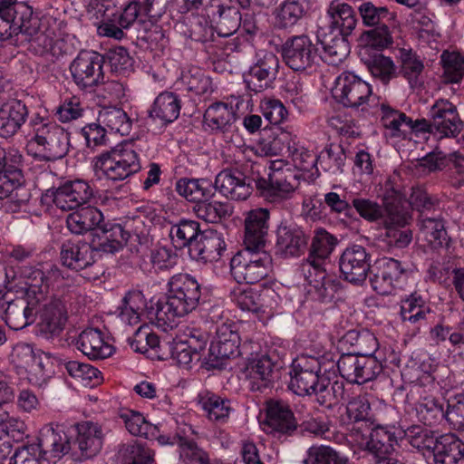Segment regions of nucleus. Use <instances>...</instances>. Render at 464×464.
<instances>
[{"label":"nucleus","instance_id":"nucleus-43","mask_svg":"<svg viewBox=\"0 0 464 464\" xmlns=\"http://www.w3.org/2000/svg\"><path fill=\"white\" fill-rule=\"evenodd\" d=\"M207 10L208 14L216 21L220 36H229L237 30L239 14L234 8L225 5L221 0H211Z\"/></svg>","mask_w":464,"mask_h":464},{"label":"nucleus","instance_id":"nucleus-19","mask_svg":"<svg viewBox=\"0 0 464 464\" xmlns=\"http://www.w3.org/2000/svg\"><path fill=\"white\" fill-rule=\"evenodd\" d=\"M297 420L289 405L283 401L267 402L266 420L262 423L263 430L276 437L290 436L297 429Z\"/></svg>","mask_w":464,"mask_h":464},{"label":"nucleus","instance_id":"nucleus-9","mask_svg":"<svg viewBox=\"0 0 464 464\" xmlns=\"http://www.w3.org/2000/svg\"><path fill=\"white\" fill-rule=\"evenodd\" d=\"M103 63V57L96 52H80L70 64L74 83L82 91H94L104 79Z\"/></svg>","mask_w":464,"mask_h":464},{"label":"nucleus","instance_id":"nucleus-16","mask_svg":"<svg viewBox=\"0 0 464 464\" xmlns=\"http://www.w3.org/2000/svg\"><path fill=\"white\" fill-rule=\"evenodd\" d=\"M371 256L360 245H353L343 252L339 267L344 280L360 285L363 283L370 270Z\"/></svg>","mask_w":464,"mask_h":464},{"label":"nucleus","instance_id":"nucleus-52","mask_svg":"<svg viewBox=\"0 0 464 464\" xmlns=\"http://www.w3.org/2000/svg\"><path fill=\"white\" fill-rule=\"evenodd\" d=\"M419 227L424 239L432 247L436 248L447 244L448 235L441 218L420 214Z\"/></svg>","mask_w":464,"mask_h":464},{"label":"nucleus","instance_id":"nucleus-37","mask_svg":"<svg viewBox=\"0 0 464 464\" xmlns=\"http://www.w3.org/2000/svg\"><path fill=\"white\" fill-rule=\"evenodd\" d=\"M68 215L67 228L75 235H83L95 228H100L104 221L102 212L96 207L88 204Z\"/></svg>","mask_w":464,"mask_h":464},{"label":"nucleus","instance_id":"nucleus-41","mask_svg":"<svg viewBox=\"0 0 464 464\" xmlns=\"http://www.w3.org/2000/svg\"><path fill=\"white\" fill-rule=\"evenodd\" d=\"M360 56L371 74L383 84L397 76V67L390 57L379 53H369L368 47L361 48Z\"/></svg>","mask_w":464,"mask_h":464},{"label":"nucleus","instance_id":"nucleus-32","mask_svg":"<svg viewBox=\"0 0 464 464\" xmlns=\"http://www.w3.org/2000/svg\"><path fill=\"white\" fill-rule=\"evenodd\" d=\"M232 200H246L252 192L244 175L239 171L225 169L218 174L214 183V191Z\"/></svg>","mask_w":464,"mask_h":464},{"label":"nucleus","instance_id":"nucleus-46","mask_svg":"<svg viewBox=\"0 0 464 464\" xmlns=\"http://www.w3.org/2000/svg\"><path fill=\"white\" fill-rule=\"evenodd\" d=\"M180 101L173 92H164L157 96L151 109L150 117L159 121L161 125L174 121L179 115Z\"/></svg>","mask_w":464,"mask_h":464},{"label":"nucleus","instance_id":"nucleus-3","mask_svg":"<svg viewBox=\"0 0 464 464\" xmlns=\"http://www.w3.org/2000/svg\"><path fill=\"white\" fill-rule=\"evenodd\" d=\"M33 135L28 140L26 150L35 159L54 161L69 151V134L59 124L36 117L30 121Z\"/></svg>","mask_w":464,"mask_h":464},{"label":"nucleus","instance_id":"nucleus-35","mask_svg":"<svg viewBox=\"0 0 464 464\" xmlns=\"http://www.w3.org/2000/svg\"><path fill=\"white\" fill-rule=\"evenodd\" d=\"M317 39L323 48L322 57L329 64L338 65L350 53L346 35L326 33L324 28H320Z\"/></svg>","mask_w":464,"mask_h":464},{"label":"nucleus","instance_id":"nucleus-17","mask_svg":"<svg viewBox=\"0 0 464 464\" xmlns=\"http://www.w3.org/2000/svg\"><path fill=\"white\" fill-rule=\"evenodd\" d=\"M34 446L46 459H61L70 451L71 441L63 425L49 423L40 430Z\"/></svg>","mask_w":464,"mask_h":464},{"label":"nucleus","instance_id":"nucleus-51","mask_svg":"<svg viewBox=\"0 0 464 464\" xmlns=\"http://www.w3.org/2000/svg\"><path fill=\"white\" fill-rule=\"evenodd\" d=\"M430 313L427 300L417 291L407 295L401 301V315L403 321L417 324L425 320Z\"/></svg>","mask_w":464,"mask_h":464},{"label":"nucleus","instance_id":"nucleus-62","mask_svg":"<svg viewBox=\"0 0 464 464\" xmlns=\"http://www.w3.org/2000/svg\"><path fill=\"white\" fill-rule=\"evenodd\" d=\"M100 229L104 234V240L101 244L103 251L114 253L119 251L128 241L130 235L120 224L102 223Z\"/></svg>","mask_w":464,"mask_h":464},{"label":"nucleus","instance_id":"nucleus-38","mask_svg":"<svg viewBox=\"0 0 464 464\" xmlns=\"http://www.w3.org/2000/svg\"><path fill=\"white\" fill-rule=\"evenodd\" d=\"M311 0H284L274 11L275 26L289 29L297 24L309 12Z\"/></svg>","mask_w":464,"mask_h":464},{"label":"nucleus","instance_id":"nucleus-28","mask_svg":"<svg viewBox=\"0 0 464 464\" xmlns=\"http://www.w3.org/2000/svg\"><path fill=\"white\" fill-rule=\"evenodd\" d=\"M379 271L371 279L372 287L382 295L390 294L392 289L401 287V279L406 276L402 264L394 258L384 257L379 261Z\"/></svg>","mask_w":464,"mask_h":464},{"label":"nucleus","instance_id":"nucleus-2","mask_svg":"<svg viewBox=\"0 0 464 464\" xmlns=\"http://www.w3.org/2000/svg\"><path fill=\"white\" fill-rule=\"evenodd\" d=\"M165 301L158 302L155 317L161 327L172 328L177 319L194 311L199 304L201 287L192 276L180 273L170 277Z\"/></svg>","mask_w":464,"mask_h":464},{"label":"nucleus","instance_id":"nucleus-7","mask_svg":"<svg viewBox=\"0 0 464 464\" xmlns=\"http://www.w3.org/2000/svg\"><path fill=\"white\" fill-rule=\"evenodd\" d=\"M32 17L33 10L24 2L0 0V40H12L19 34L32 36L36 32Z\"/></svg>","mask_w":464,"mask_h":464},{"label":"nucleus","instance_id":"nucleus-21","mask_svg":"<svg viewBox=\"0 0 464 464\" xmlns=\"http://www.w3.org/2000/svg\"><path fill=\"white\" fill-rule=\"evenodd\" d=\"M256 188L273 200L289 198L298 186L296 175L286 169L285 171H274L268 174V179H257Z\"/></svg>","mask_w":464,"mask_h":464},{"label":"nucleus","instance_id":"nucleus-13","mask_svg":"<svg viewBox=\"0 0 464 464\" xmlns=\"http://www.w3.org/2000/svg\"><path fill=\"white\" fill-rule=\"evenodd\" d=\"M372 92L369 83L350 72L341 73L332 89L333 97L343 106L351 108L364 104Z\"/></svg>","mask_w":464,"mask_h":464},{"label":"nucleus","instance_id":"nucleus-25","mask_svg":"<svg viewBox=\"0 0 464 464\" xmlns=\"http://www.w3.org/2000/svg\"><path fill=\"white\" fill-rule=\"evenodd\" d=\"M404 435L405 431L395 425H376L370 432L366 448L382 459L394 450V446Z\"/></svg>","mask_w":464,"mask_h":464},{"label":"nucleus","instance_id":"nucleus-49","mask_svg":"<svg viewBox=\"0 0 464 464\" xmlns=\"http://www.w3.org/2000/svg\"><path fill=\"white\" fill-rule=\"evenodd\" d=\"M382 123L386 135L392 138H406L409 134V124L411 122V119L405 113L385 104H382Z\"/></svg>","mask_w":464,"mask_h":464},{"label":"nucleus","instance_id":"nucleus-61","mask_svg":"<svg viewBox=\"0 0 464 464\" xmlns=\"http://www.w3.org/2000/svg\"><path fill=\"white\" fill-rule=\"evenodd\" d=\"M406 224H391L384 226L386 231L379 238V246L391 251L392 248H404L411 241L412 236L410 230H401L396 227H404Z\"/></svg>","mask_w":464,"mask_h":464},{"label":"nucleus","instance_id":"nucleus-55","mask_svg":"<svg viewBox=\"0 0 464 464\" xmlns=\"http://www.w3.org/2000/svg\"><path fill=\"white\" fill-rule=\"evenodd\" d=\"M192 210L198 218L208 223H218L231 212L228 204L217 200L211 201L209 198L195 204Z\"/></svg>","mask_w":464,"mask_h":464},{"label":"nucleus","instance_id":"nucleus-63","mask_svg":"<svg viewBox=\"0 0 464 464\" xmlns=\"http://www.w3.org/2000/svg\"><path fill=\"white\" fill-rule=\"evenodd\" d=\"M128 342L135 352L140 353L155 349L160 343L158 335L147 324L140 325L132 336L128 337Z\"/></svg>","mask_w":464,"mask_h":464},{"label":"nucleus","instance_id":"nucleus-39","mask_svg":"<svg viewBox=\"0 0 464 464\" xmlns=\"http://www.w3.org/2000/svg\"><path fill=\"white\" fill-rule=\"evenodd\" d=\"M76 345L92 360H102L113 353V347L104 341L102 333L94 328L82 331L77 339Z\"/></svg>","mask_w":464,"mask_h":464},{"label":"nucleus","instance_id":"nucleus-50","mask_svg":"<svg viewBox=\"0 0 464 464\" xmlns=\"http://www.w3.org/2000/svg\"><path fill=\"white\" fill-rule=\"evenodd\" d=\"M200 234L199 224L190 219L180 220L171 226L169 230V237L175 247L183 248L188 246V254L190 253V246L193 243H196Z\"/></svg>","mask_w":464,"mask_h":464},{"label":"nucleus","instance_id":"nucleus-45","mask_svg":"<svg viewBox=\"0 0 464 464\" xmlns=\"http://www.w3.org/2000/svg\"><path fill=\"white\" fill-rule=\"evenodd\" d=\"M178 194L195 204L206 198H211L214 194V184L208 179H179L175 185Z\"/></svg>","mask_w":464,"mask_h":464},{"label":"nucleus","instance_id":"nucleus-12","mask_svg":"<svg viewBox=\"0 0 464 464\" xmlns=\"http://www.w3.org/2000/svg\"><path fill=\"white\" fill-rule=\"evenodd\" d=\"M94 191L89 182L82 179L67 181L54 189H49L46 197L63 211L74 210L91 203Z\"/></svg>","mask_w":464,"mask_h":464},{"label":"nucleus","instance_id":"nucleus-6","mask_svg":"<svg viewBox=\"0 0 464 464\" xmlns=\"http://www.w3.org/2000/svg\"><path fill=\"white\" fill-rule=\"evenodd\" d=\"M230 269L237 282L256 284L268 276L272 257L266 249L244 247L231 258Z\"/></svg>","mask_w":464,"mask_h":464},{"label":"nucleus","instance_id":"nucleus-47","mask_svg":"<svg viewBox=\"0 0 464 464\" xmlns=\"http://www.w3.org/2000/svg\"><path fill=\"white\" fill-rule=\"evenodd\" d=\"M273 367L271 359L266 355L253 359L248 362L246 372L252 391H262L269 385L272 380Z\"/></svg>","mask_w":464,"mask_h":464},{"label":"nucleus","instance_id":"nucleus-48","mask_svg":"<svg viewBox=\"0 0 464 464\" xmlns=\"http://www.w3.org/2000/svg\"><path fill=\"white\" fill-rule=\"evenodd\" d=\"M97 121L106 130L121 135H128L131 130L132 122L128 114L118 107H103L99 111Z\"/></svg>","mask_w":464,"mask_h":464},{"label":"nucleus","instance_id":"nucleus-18","mask_svg":"<svg viewBox=\"0 0 464 464\" xmlns=\"http://www.w3.org/2000/svg\"><path fill=\"white\" fill-rule=\"evenodd\" d=\"M278 57L270 52L259 53L257 60L245 76L248 88L255 92H260L270 87L276 80L279 70Z\"/></svg>","mask_w":464,"mask_h":464},{"label":"nucleus","instance_id":"nucleus-5","mask_svg":"<svg viewBox=\"0 0 464 464\" xmlns=\"http://www.w3.org/2000/svg\"><path fill=\"white\" fill-rule=\"evenodd\" d=\"M80 299L81 295L70 289L51 296L46 294V300L37 306L41 331L51 334H59L67 321L68 314L78 313Z\"/></svg>","mask_w":464,"mask_h":464},{"label":"nucleus","instance_id":"nucleus-26","mask_svg":"<svg viewBox=\"0 0 464 464\" xmlns=\"http://www.w3.org/2000/svg\"><path fill=\"white\" fill-rule=\"evenodd\" d=\"M127 430L133 436L156 440L160 445L174 444L176 437L161 434L160 427L150 423L139 411L127 410L121 413Z\"/></svg>","mask_w":464,"mask_h":464},{"label":"nucleus","instance_id":"nucleus-8","mask_svg":"<svg viewBox=\"0 0 464 464\" xmlns=\"http://www.w3.org/2000/svg\"><path fill=\"white\" fill-rule=\"evenodd\" d=\"M23 276L31 304H41L46 300V294H49L51 286L60 289L68 285V278L56 265L53 264H46L41 268L25 267L23 270Z\"/></svg>","mask_w":464,"mask_h":464},{"label":"nucleus","instance_id":"nucleus-60","mask_svg":"<svg viewBox=\"0 0 464 464\" xmlns=\"http://www.w3.org/2000/svg\"><path fill=\"white\" fill-rule=\"evenodd\" d=\"M318 164L324 171L334 174L343 172L346 160V154L343 148L339 144H331L319 155Z\"/></svg>","mask_w":464,"mask_h":464},{"label":"nucleus","instance_id":"nucleus-14","mask_svg":"<svg viewBox=\"0 0 464 464\" xmlns=\"http://www.w3.org/2000/svg\"><path fill=\"white\" fill-rule=\"evenodd\" d=\"M306 285V295L314 301L321 303L331 302L339 289V284L326 276L315 260L304 262L302 265Z\"/></svg>","mask_w":464,"mask_h":464},{"label":"nucleus","instance_id":"nucleus-36","mask_svg":"<svg viewBox=\"0 0 464 464\" xmlns=\"http://www.w3.org/2000/svg\"><path fill=\"white\" fill-rule=\"evenodd\" d=\"M146 307L147 300L143 293L132 289L125 294L117 307V316L127 326L137 325L141 322Z\"/></svg>","mask_w":464,"mask_h":464},{"label":"nucleus","instance_id":"nucleus-53","mask_svg":"<svg viewBox=\"0 0 464 464\" xmlns=\"http://www.w3.org/2000/svg\"><path fill=\"white\" fill-rule=\"evenodd\" d=\"M423 61L411 50L401 52L400 73L407 80L411 88L419 87L423 82Z\"/></svg>","mask_w":464,"mask_h":464},{"label":"nucleus","instance_id":"nucleus-56","mask_svg":"<svg viewBox=\"0 0 464 464\" xmlns=\"http://www.w3.org/2000/svg\"><path fill=\"white\" fill-rule=\"evenodd\" d=\"M304 464H353L347 457L324 445H313L306 452Z\"/></svg>","mask_w":464,"mask_h":464},{"label":"nucleus","instance_id":"nucleus-44","mask_svg":"<svg viewBox=\"0 0 464 464\" xmlns=\"http://www.w3.org/2000/svg\"><path fill=\"white\" fill-rule=\"evenodd\" d=\"M235 121L236 111L234 108L225 102L211 104L204 113V123L215 131H230Z\"/></svg>","mask_w":464,"mask_h":464},{"label":"nucleus","instance_id":"nucleus-24","mask_svg":"<svg viewBox=\"0 0 464 464\" xmlns=\"http://www.w3.org/2000/svg\"><path fill=\"white\" fill-rule=\"evenodd\" d=\"M140 14V5L138 2L129 3L121 11L112 14L97 28L102 36L121 40L125 36L124 29L130 28Z\"/></svg>","mask_w":464,"mask_h":464},{"label":"nucleus","instance_id":"nucleus-34","mask_svg":"<svg viewBox=\"0 0 464 464\" xmlns=\"http://www.w3.org/2000/svg\"><path fill=\"white\" fill-rule=\"evenodd\" d=\"M95 250L87 242H66L61 249V260L66 267L81 271L95 262Z\"/></svg>","mask_w":464,"mask_h":464},{"label":"nucleus","instance_id":"nucleus-42","mask_svg":"<svg viewBox=\"0 0 464 464\" xmlns=\"http://www.w3.org/2000/svg\"><path fill=\"white\" fill-rule=\"evenodd\" d=\"M433 456L435 464H464V442L452 433L440 435Z\"/></svg>","mask_w":464,"mask_h":464},{"label":"nucleus","instance_id":"nucleus-58","mask_svg":"<svg viewBox=\"0 0 464 464\" xmlns=\"http://www.w3.org/2000/svg\"><path fill=\"white\" fill-rule=\"evenodd\" d=\"M64 368L71 377L85 387H94L102 381L101 372L91 364L69 361L64 363Z\"/></svg>","mask_w":464,"mask_h":464},{"label":"nucleus","instance_id":"nucleus-64","mask_svg":"<svg viewBox=\"0 0 464 464\" xmlns=\"http://www.w3.org/2000/svg\"><path fill=\"white\" fill-rule=\"evenodd\" d=\"M179 459L184 464H210L207 451L199 448L194 441L179 438Z\"/></svg>","mask_w":464,"mask_h":464},{"label":"nucleus","instance_id":"nucleus-20","mask_svg":"<svg viewBox=\"0 0 464 464\" xmlns=\"http://www.w3.org/2000/svg\"><path fill=\"white\" fill-rule=\"evenodd\" d=\"M11 360L18 373H26L33 384H39L44 377L42 356L33 346L25 343H16L11 353Z\"/></svg>","mask_w":464,"mask_h":464},{"label":"nucleus","instance_id":"nucleus-57","mask_svg":"<svg viewBox=\"0 0 464 464\" xmlns=\"http://www.w3.org/2000/svg\"><path fill=\"white\" fill-rule=\"evenodd\" d=\"M199 404L208 419L215 421L226 420L231 410L229 401L210 392L199 396Z\"/></svg>","mask_w":464,"mask_h":464},{"label":"nucleus","instance_id":"nucleus-23","mask_svg":"<svg viewBox=\"0 0 464 464\" xmlns=\"http://www.w3.org/2000/svg\"><path fill=\"white\" fill-rule=\"evenodd\" d=\"M269 212L256 208L248 212L245 219L244 247L266 249L268 235Z\"/></svg>","mask_w":464,"mask_h":464},{"label":"nucleus","instance_id":"nucleus-27","mask_svg":"<svg viewBox=\"0 0 464 464\" xmlns=\"http://www.w3.org/2000/svg\"><path fill=\"white\" fill-rule=\"evenodd\" d=\"M325 19L330 33L346 36L352 34L357 23L353 7L342 0H332L329 3Z\"/></svg>","mask_w":464,"mask_h":464},{"label":"nucleus","instance_id":"nucleus-29","mask_svg":"<svg viewBox=\"0 0 464 464\" xmlns=\"http://www.w3.org/2000/svg\"><path fill=\"white\" fill-rule=\"evenodd\" d=\"M276 252L285 256H297L306 248L309 236L295 225H281L276 231Z\"/></svg>","mask_w":464,"mask_h":464},{"label":"nucleus","instance_id":"nucleus-31","mask_svg":"<svg viewBox=\"0 0 464 464\" xmlns=\"http://www.w3.org/2000/svg\"><path fill=\"white\" fill-rule=\"evenodd\" d=\"M77 437L75 445L81 452L83 459H91L96 456L103 443V430L102 427L93 421H82L75 425Z\"/></svg>","mask_w":464,"mask_h":464},{"label":"nucleus","instance_id":"nucleus-59","mask_svg":"<svg viewBox=\"0 0 464 464\" xmlns=\"http://www.w3.org/2000/svg\"><path fill=\"white\" fill-rule=\"evenodd\" d=\"M337 244L336 238L324 229H318L312 241L311 253L305 262L315 260L320 264L329 256Z\"/></svg>","mask_w":464,"mask_h":464},{"label":"nucleus","instance_id":"nucleus-15","mask_svg":"<svg viewBox=\"0 0 464 464\" xmlns=\"http://www.w3.org/2000/svg\"><path fill=\"white\" fill-rule=\"evenodd\" d=\"M282 55L286 65L292 70L304 71L315 63L317 49L309 36L295 35L283 44Z\"/></svg>","mask_w":464,"mask_h":464},{"label":"nucleus","instance_id":"nucleus-30","mask_svg":"<svg viewBox=\"0 0 464 464\" xmlns=\"http://www.w3.org/2000/svg\"><path fill=\"white\" fill-rule=\"evenodd\" d=\"M239 343L240 337L235 326L231 324H221L217 328L209 353L216 359L234 358L241 354Z\"/></svg>","mask_w":464,"mask_h":464},{"label":"nucleus","instance_id":"nucleus-10","mask_svg":"<svg viewBox=\"0 0 464 464\" xmlns=\"http://www.w3.org/2000/svg\"><path fill=\"white\" fill-rule=\"evenodd\" d=\"M434 140L457 137L463 129L457 107L449 100H437L429 109Z\"/></svg>","mask_w":464,"mask_h":464},{"label":"nucleus","instance_id":"nucleus-40","mask_svg":"<svg viewBox=\"0 0 464 464\" xmlns=\"http://www.w3.org/2000/svg\"><path fill=\"white\" fill-rule=\"evenodd\" d=\"M39 304H31L25 294V299L10 302L5 309V323L13 330H21L34 322Z\"/></svg>","mask_w":464,"mask_h":464},{"label":"nucleus","instance_id":"nucleus-11","mask_svg":"<svg viewBox=\"0 0 464 464\" xmlns=\"http://www.w3.org/2000/svg\"><path fill=\"white\" fill-rule=\"evenodd\" d=\"M352 205L363 219L369 222L381 221L383 226L408 224L411 219L409 210L391 202H387L382 207L370 198H354Z\"/></svg>","mask_w":464,"mask_h":464},{"label":"nucleus","instance_id":"nucleus-22","mask_svg":"<svg viewBox=\"0 0 464 464\" xmlns=\"http://www.w3.org/2000/svg\"><path fill=\"white\" fill-rule=\"evenodd\" d=\"M226 248L223 234L215 229H207L201 232L198 239L190 246L189 256L203 263L215 262L220 259Z\"/></svg>","mask_w":464,"mask_h":464},{"label":"nucleus","instance_id":"nucleus-54","mask_svg":"<svg viewBox=\"0 0 464 464\" xmlns=\"http://www.w3.org/2000/svg\"><path fill=\"white\" fill-rule=\"evenodd\" d=\"M232 297L236 304L243 311L267 316L271 314V311H268L267 306L263 304L264 298L261 297V295L250 287L235 289Z\"/></svg>","mask_w":464,"mask_h":464},{"label":"nucleus","instance_id":"nucleus-1","mask_svg":"<svg viewBox=\"0 0 464 464\" xmlns=\"http://www.w3.org/2000/svg\"><path fill=\"white\" fill-rule=\"evenodd\" d=\"M334 367V361L301 354L292 362L288 387L296 395H314L320 405L331 406L336 400L334 387L322 373Z\"/></svg>","mask_w":464,"mask_h":464},{"label":"nucleus","instance_id":"nucleus-33","mask_svg":"<svg viewBox=\"0 0 464 464\" xmlns=\"http://www.w3.org/2000/svg\"><path fill=\"white\" fill-rule=\"evenodd\" d=\"M28 109L20 100L10 99L0 105V136L11 137L24 124Z\"/></svg>","mask_w":464,"mask_h":464},{"label":"nucleus","instance_id":"nucleus-4","mask_svg":"<svg viewBox=\"0 0 464 464\" xmlns=\"http://www.w3.org/2000/svg\"><path fill=\"white\" fill-rule=\"evenodd\" d=\"M92 167L108 179L120 181L140 171L141 164L133 143L127 142L94 157Z\"/></svg>","mask_w":464,"mask_h":464}]
</instances>
